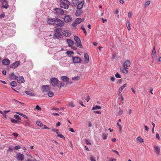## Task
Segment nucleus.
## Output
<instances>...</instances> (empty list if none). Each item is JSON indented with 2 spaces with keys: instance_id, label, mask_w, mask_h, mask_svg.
Wrapping results in <instances>:
<instances>
[{
  "instance_id": "nucleus-1",
  "label": "nucleus",
  "mask_w": 161,
  "mask_h": 161,
  "mask_svg": "<svg viewBox=\"0 0 161 161\" xmlns=\"http://www.w3.org/2000/svg\"><path fill=\"white\" fill-rule=\"evenodd\" d=\"M69 2L67 0H62L60 4V7L65 9H67L69 7Z\"/></svg>"
},
{
  "instance_id": "nucleus-2",
  "label": "nucleus",
  "mask_w": 161,
  "mask_h": 161,
  "mask_svg": "<svg viewBox=\"0 0 161 161\" xmlns=\"http://www.w3.org/2000/svg\"><path fill=\"white\" fill-rule=\"evenodd\" d=\"M74 39L76 42L77 46L81 48H83V47L81 42V41L80 39L76 36H74Z\"/></svg>"
},
{
  "instance_id": "nucleus-3",
  "label": "nucleus",
  "mask_w": 161,
  "mask_h": 161,
  "mask_svg": "<svg viewBox=\"0 0 161 161\" xmlns=\"http://www.w3.org/2000/svg\"><path fill=\"white\" fill-rule=\"evenodd\" d=\"M54 12L58 15H61L64 14V11L62 9L60 8H55L54 9Z\"/></svg>"
},
{
  "instance_id": "nucleus-4",
  "label": "nucleus",
  "mask_w": 161,
  "mask_h": 161,
  "mask_svg": "<svg viewBox=\"0 0 161 161\" xmlns=\"http://www.w3.org/2000/svg\"><path fill=\"white\" fill-rule=\"evenodd\" d=\"M82 21V19L81 18H77L72 24V26L74 27L80 24Z\"/></svg>"
},
{
  "instance_id": "nucleus-5",
  "label": "nucleus",
  "mask_w": 161,
  "mask_h": 161,
  "mask_svg": "<svg viewBox=\"0 0 161 161\" xmlns=\"http://www.w3.org/2000/svg\"><path fill=\"white\" fill-rule=\"evenodd\" d=\"M16 157L18 161H23L24 159V155L20 153L16 154Z\"/></svg>"
},
{
  "instance_id": "nucleus-6",
  "label": "nucleus",
  "mask_w": 161,
  "mask_h": 161,
  "mask_svg": "<svg viewBox=\"0 0 161 161\" xmlns=\"http://www.w3.org/2000/svg\"><path fill=\"white\" fill-rule=\"evenodd\" d=\"M50 81L52 85L54 87L58 84V80L56 78H53L50 79Z\"/></svg>"
},
{
  "instance_id": "nucleus-7",
  "label": "nucleus",
  "mask_w": 161,
  "mask_h": 161,
  "mask_svg": "<svg viewBox=\"0 0 161 161\" xmlns=\"http://www.w3.org/2000/svg\"><path fill=\"white\" fill-rule=\"evenodd\" d=\"M55 24L61 27L64 25V22L58 19H55Z\"/></svg>"
},
{
  "instance_id": "nucleus-8",
  "label": "nucleus",
  "mask_w": 161,
  "mask_h": 161,
  "mask_svg": "<svg viewBox=\"0 0 161 161\" xmlns=\"http://www.w3.org/2000/svg\"><path fill=\"white\" fill-rule=\"evenodd\" d=\"M20 64V62L19 61H16L14 63L10 66V67L13 69H15Z\"/></svg>"
},
{
  "instance_id": "nucleus-9",
  "label": "nucleus",
  "mask_w": 161,
  "mask_h": 161,
  "mask_svg": "<svg viewBox=\"0 0 161 161\" xmlns=\"http://www.w3.org/2000/svg\"><path fill=\"white\" fill-rule=\"evenodd\" d=\"M42 90L43 92H48L50 90L49 86L48 85L42 86Z\"/></svg>"
},
{
  "instance_id": "nucleus-10",
  "label": "nucleus",
  "mask_w": 161,
  "mask_h": 161,
  "mask_svg": "<svg viewBox=\"0 0 161 161\" xmlns=\"http://www.w3.org/2000/svg\"><path fill=\"white\" fill-rule=\"evenodd\" d=\"M73 62L75 63H79L81 62V59L78 57H73L72 58Z\"/></svg>"
},
{
  "instance_id": "nucleus-11",
  "label": "nucleus",
  "mask_w": 161,
  "mask_h": 161,
  "mask_svg": "<svg viewBox=\"0 0 161 161\" xmlns=\"http://www.w3.org/2000/svg\"><path fill=\"white\" fill-rule=\"evenodd\" d=\"M16 80L19 83H23L25 81L23 77L20 76H17Z\"/></svg>"
},
{
  "instance_id": "nucleus-12",
  "label": "nucleus",
  "mask_w": 161,
  "mask_h": 161,
  "mask_svg": "<svg viewBox=\"0 0 161 161\" xmlns=\"http://www.w3.org/2000/svg\"><path fill=\"white\" fill-rule=\"evenodd\" d=\"M2 62L3 65H8L10 64V62L8 59L5 58L2 60Z\"/></svg>"
},
{
  "instance_id": "nucleus-13",
  "label": "nucleus",
  "mask_w": 161,
  "mask_h": 161,
  "mask_svg": "<svg viewBox=\"0 0 161 161\" xmlns=\"http://www.w3.org/2000/svg\"><path fill=\"white\" fill-rule=\"evenodd\" d=\"M151 55L152 58L153 59H155L156 58V53L155 47H154L153 48Z\"/></svg>"
},
{
  "instance_id": "nucleus-14",
  "label": "nucleus",
  "mask_w": 161,
  "mask_h": 161,
  "mask_svg": "<svg viewBox=\"0 0 161 161\" xmlns=\"http://www.w3.org/2000/svg\"><path fill=\"white\" fill-rule=\"evenodd\" d=\"M155 152L157 155H159L160 154V147L157 146H155L154 149Z\"/></svg>"
},
{
  "instance_id": "nucleus-15",
  "label": "nucleus",
  "mask_w": 161,
  "mask_h": 161,
  "mask_svg": "<svg viewBox=\"0 0 161 161\" xmlns=\"http://www.w3.org/2000/svg\"><path fill=\"white\" fill-rule=\"evenodd\" d=\"M84 3L85 1L84 0L81 1V2L77 5V8L78 9H81L82 8Z\"/></svg>"
},
{
  "instance_id": "nucleus-16",
  "label": "nucleus",
  "mask_w": 161,
  "mask_h": 161,
  "mask_svg": "<svg viewBox=\"0 0 161 161\" xmlns=\"http://www.w3.org/2000/svg\"><path fill=\"white\" fill-rule=\"evenodd\" d=\"M63 34L65 36L69 37L70 36L71 33L68 30H65L63 31Z\"/></svg>"
},
{
  "instance_id": "nucleus-17",
  "label": "nucleus",
  "mask_w": 161,
  "mask_h": 161,
  "mask_svg": "<svg viewBox=\"0 0 161 161\" xmlns=\"http://www.w3.org/2000/svg\"><path fill=\"white\" fill-rule=\"evenodd\" d=\"M2 3L3 5V7L5 8H7L8 7V2L6 0H2Z\"/></svg>"
},
{
  "instance_id": "nucleus-18",
  "label": "nucleus",
  "mask_w": 161,
  "mask_h": 161,
  "mask_svg": "<svg viewBox=\"0 0 161 161\" xmlns=\"http://www.w3.org/2000/svg\"><path fill=\"white\" fill-rule=\"evenodd\" d=\"M130 65V62L129 60L125 61L123 63V66L125 68H128Z\"/></svg>"
},
{
  "instance_id": "nucleus-19",
  "label": "nucleus",
  "mask_w": 161,
  "mask_h": 161,
  "mask_svg": "<svg viewBox=\"0 0 161 161\" xmlns=\"http://www.w3.org/2000/svg\"><path fill=\"white\" fill-rule=\"evenodd\" d=\"M72 18L69 15H66L64 18V20L65 22H69L71 21Z\"/></svg>"
},
{
  "instance_id": "nucleus-20",
  "label": "nucleus",
  "mask_w": 161,
  "mask_h": 161,
  "mask_svg": "<svg viewBox=\"0 0 161 161\" xmlns=\"http://www.w3.org/2000/svg\"><path fill=\"white\" fill-rule=\"evenodd\" d=\"M55 19H53L52 18H48L47 20V23L48 24L53 25L55 22Z\"/></svg>"
},
{
  "instance_id": "nucleus-21",
  "label": "nucleus",
  "mask_w": 161,
  "mask_h": 161,
  "mask_svg": "<svg viewBox=\"0 0 161 161\" xmlns=\"http://www.w3.org/2000/svg\"><path fill=\"white\" fill-rule=\"evenodd\" d=\"M66 41L68 43V45L69 47H71L74 44V42L71 39H67Z\"/></svg>"
},
{
  "instance_id": "nucleus-22",
  "label": "nucleus",
  "mask_w": 161,
  "mask_h": 161,
  "mask_svg": "<svg viewBox=\"0 0 161 161\" xmlns=\"http://www.w3.org/2000/svg\"><path fill=\"white\" fill-rule=\"evenodd\" d=\"M54 36L55 38L60 39L62 37V35L59 33H55L54 35Z\"/></svg>"
},
{
  "instance_id": "nucleus-23",
  "label": "nucleus",
  "mask_w": 161,
  "mask_h": 161,
  "mask_svg": "<svg viewBox=\"0 0 161 161\" xmlns=\"http://www.w3.org/2000/svg\"><path fill=\"white\" fill-rule=\"evenodd\" d=\"M128 68H125L123 66L120 69L121 71L124 74H127L128 73V71L127 70Z\"/></svg>"
},
{
  "instance_id": "nucleus-24",
  "label": "nucleus",
  "mask_w": 161,
  "mask_h": 161,
  "mask_svg": "<svg viewBox=\"0 0 161 161\" xmlns=\"http://www.w3.org/2000/svg\"><path fill=\"white\" fill-rule=\"evenodd\" d=\"M84 57L85 59V62L86 63H88L89 62V57L88 54L85 53L84 54Z\"/></svg>"
},
{
  "instance_id": "nucleus-25",
  "label": "nucleus",
  "mask_w": 161,
  "mask_h": 161,
  "mask_svg": "<svg viewBox=\"0 0 161 161\" xmlns=\"http://www.w3.org/2000/svg\"><path fill=\"white\" fill-rule=\"evenodd\" d=\"M79 0H72L71 5L72 6H75L78 3Z\"/></svg>"
},
{
  "instance_id": "nucleus-26",
  "label": "nucleus",
  "mask_w": 161,
  "mask_h": 161,
  "mask_svg": "<svg viewBox=\"0 0 161 161\" xmlns=\"http://www.w3.org/2000/svg\"><path fill=\"white\" fill-rule=\"evenodd\" d=\"M82 14V12L81 10L80 9H78L76 11L75 13V15L77 16H79Z\"/></svg>"
},
{
  "instance_id": "nucleus-27",
  "label": "nucleus",
  "mask_w": 161,
  "mask_h": 161,
  "mask_svg": "<svg viewBox=\"0 0 161 161\" xmlns=\"http://www.w3.org/2000/svg\"><path fill=\"white\" fill-rule=\"evenodd\" d=\"M61 79L65 82L69 81V79L66 76H62L61 77Z\"/></svg>"
},
{
  "instance_id": "nucleus-28",
  "label": "nucleus",
  "mask_w": 161,
  "mask_h": 161,
  "mask_svg": "<svg viewBox=\"0 0 161 161\" xmlns=\"http://www.w3.org/2000/svg\"><path fill=\"white\" fill-rule=\"evenodd\" d=\"M9 76L10 78L13 80H16L17 79V77L13 73H11L10 74Z\"/></svg>"
},
{
  "instance_id": "nucleus-29",
  "label": "nucleus",
  "mask_w": 161,
  "mask_h": 161,
  "mask_svg": "<svg viewBox=\"0 0 161 161\" xmlns=\"http://www.w3.org/2000/svg\"><path fill=\"white\" fill-rule=\"evenodd\" d=\"M64 84L61 82H58L57 85L58 88H61L64 86Z\"/></svg>"
},
{
  "instance_id": "nucleus-30",
  "label": "nucleus",
  "mask_w": 161,
  "mask_h": 161,
  "mask_svg": "<svg viewBox=\"0 0 161 161\" xmlns=\"http://www.w3.org/2000/svg\"><path fill=\"white\" fill-rule=\"evenodd\" d=\"M136 140L137 141H138L141 143H142L144 142L143 139L141 138L140 136H138L136 138Z\"/></svg>"
},
{
  "instance_id": "nucleus-31",
  "label": "nucleus",
  "mask_w": 161,
  "mask_h": 161,
  "mask_svg": "<svg viewBox=\"0 0 161 161\" xmlns=\"http://www.w3.org/2000/svg\"><path fill=\"white\" fill-rule=\"evenodd\" d=\"M101 107L100 106L96 105V106L93 107L92 108V110H95L97 109H101Z\"/></svg>"
},
{
  "instance_id": "nucleus-32",
  "label": "nucleus",
  "mask_w": 161,
  "mask_h": 161,
  "mask_svg": "<svg viewBox=\"0 0 161 161\" xmlns=\"http://www.w3.org/2000/svg\"><path fill=\"white\" fill-rule=\"evenodd\" d=\"M25 92L27 94L29 95H30V96H35V95L34 93H33L32 92H31L30 91H26Z\"/></svg>"
},
{
  "instance_id": "nucleus-33",
  "label": "nucleus",
  "mask_w": 161,
  "mask_h": 161,
  "mask_svg": "<svg viewBox=\"0 0 161 161\" xmlns=\"http://www.w3.org/2000/svg\"><path fill=\"white\" fill-rule=\"evenodd\" d=\"M31 122L29 120L25 121V126H31Z\"/></svg>"
},
{
  "instance_id": "nucleus-34",
  "label": "nucleus",
  "mask_w": 161,
  "mask_h": 161,
  "mask_svg": "<svg viewBox=\"0 0 161 161\" xmlns=\"http://www.w3.org/2000/svg\"><path fill=\"white\" fill-rule=\"evenodd\" d=\"M11 85L13 87H15L17 85V82L15 81H12L11 83Z\"/></svg>"
},
{
  "instance_id": "nucleus-35",
  "label": "nucleus",
  "mask_w": 161,
  "mask_h": 161,
  "mask_svg": "<svg viewBox=\"0 0 161 161\" xmlns=\"http://www.w3.org/2000/svg\"><path fill=\"white\" fill-rule=\"evenodd\" d=\"M48 92H49L48 93V95L49 97H53L54 95V93L52 91H49Z\"/></svg>"
},
{
  "instance_id": "nucleus-36",
  "label": "nucleus",
  "mask_w": 161,
  "mask_h": 161,
  "mask_svg": "<svg viewBox=\"0 0 161 161\" xmlns=\"http://www.w3.org/2000/svg\"><path fill=\"white\" fill-rule=\"evenodd\" d=\"M126 26L129 31H130L131 30V28L130 27V22L128 21L126 23Z\"/></svg>"
},
{
  "instance_id": "nucleus-37",
  "label": "nucleus",
  "mask_w": 161,
  "mask_h": 161,
  "mask_svg": "<svg viewBox=\"0 0 161 161\" xmlns=\"http://www.w3.org/2000/svg\"><path fill=\"white\" fill-rule=\"evenodd\" d=\"M54 30L57 32H61L62 31V29L61 28L58 29L56 28Z\"/></svg>"
},
{
  "instance_id": "nucleus-38",
  "label": "nucleus",
  "mask_w": 161,
  "mask_h": 161,
  "mask_svg": "<svg viewBox=\"0 0 161 161\" xmlns=\"http://www.w3.org/2000/svg\"><path fill=\"white\" fill-rule=\"evenodd\" d=\"M66 53L70 57L71 54L74 53V52L72 51H68L66 52Z\"/></svg>"
},
{
  "instance_id": "nucleus-39",
  "label": "nucleus",
  "mask_w": 161,
  "mask_h": 161,
  "mask_svg": "<svg viewBox=\"0 0 161 161\" xmlns=\"http://www.w3.org/2000/svg\"><path fill=\"white\" fill-rule=\"evenodd\" d=\"M36 124L39 126H41L42 125V123L40 121L37 120L36 122Z\"/></svg>"
},
{
  "instance_id": "nucleus-40",
  "label": "nucleus",
  "mask_w": 161,
  "mask_h": 161,
  "mask_svg": "<svg viewBox=\"0 0 161 161\" xmlns=\"http://www.w3.org/2000/svg\"><path fill=\"white\" fill-rule=\"evenodd\" d=\"M67 106H69V107H72V108H73L75 106L74 104L73 103H72V102L69 103H68V104H67Z\"/></svg>"
},
{
  "instance_id": "nucleus-41",
  "label": "nucleus",
  "mask_w": 161,
  "mask_h": 161,
  "mask_svg": "<svg viewBox=\"0 0 161 161\" xmlns=\"http://www.w3.org/2000/svg\"><path fill=\"white\" fill-rule=\"evenodd\" d=\"M80 79V77L78 76H75L72 78V80H78Z\"/></svg>"
},
{
  "instance_id": "nucleus-42",
  "label": "nucleus",
  "mask_w": 161,
  "mask_h": 161,
  "mask_svg": "<svg viewBox=\"0 0 161 161\" xmlns=\"http://www.w3.org/2000/svg\"><path fill=\"white\" fill-rule=\"evenodd\" d=\"M85 142L87 145H91V143L90 142V140L87 139H86L85 140Z\"/></svg>"
},
{
  "instance_id": "nucleus-43",
  "label": "nucleus",
  "mask_w": 161,
  "mask_h": 161,
  "mask_svg": "<svg viewBox=\"0 0 161 161\" xmlns=\"http://www.w3.org/2000/svg\"><path fill=\"white\" fill-rule=\"evenodd\" d=\"M119 111L118 112V115H120L123 113V111L121 109L120 107H119Z\"/></svg>"
},
{
  "instance_id": "nucleus-44",
  "label": "nucleus",
  "mask_w": 161,
  "mask_h": 161,
  "mask_svg": "<svg viewBox=\"0 0 161 161\" xmlns=\"http://www.w3.org/2000/svg\"><path fill=\"white\" fill-rule=\"evenodd\" d=\"M107 134L106 133H103V139H107Z\"/></svg>"
},
{
  "instance_id": "nucleus-45",
  "label": "nucleus",
  "mask_w": 161,
  "mask_h": 161,
  "mask_svg": "<svg viewBox=\"0 0 161 161\" xmlns=\"http://www.w3.org/2000/svg\"><path fill=\"white\" fill-rule=\"evenodd\" d=\"M150 3V1H148L146 2L145 3V7H146L148 6Z\"/></svg>"
},
{
  "instance_id": "nucleus-46",
  "label": "nucleus",
  "mask_w": 161,
  "mask_h": 161,
  "mask_svg": "<svg viewBox=\"0 0 161 161\" xmlns=\"http://www.w3.org/2000/svg\"><path fill=\"white\" fill-rule=\"evenodd\" d=\"M81 29L83 31H84V33L85 35L86 34L87 32L85 30V29L84 28V25H82L81 26Z\"/></svg>"
},
{
  "instance_id": "nucleus-47",
  "label": "nucleus",
  "mask_w": 161,
  "mask_h": 161,
  "mask_svg": "<svg viewBox=\"0 0 161 161\" xmlns=\"http://www.w3.org/2000/svg\"><path fill=\"white\" fill-rule=\"evenodd\" d=\"M14 118L17 119H20V117L17 114H15L14 115Z\"/></svg>"
},
{
  "instance_id": "nucleus-48",
  "label": "nucleus",
  "mask_w": 161,
  "mask_h": 161,
  "mask_svg": "<svg viewBox=\"0 0 161 161\" xmlns=\"http://www.w3.org/2000/svg\"><path fill=\"white\" fill-rule=\"evenodd\" d=\"M115 76L117 78H120L121 76L118 73H117L115 75Z\"/></svg>"
},
{
  "instance_id": "nucleus-49",
  "label": "nucleus",
  "mask_w": 161,
  "mask_h": 161,
  "mask_svg": "<svg viewBox=\"0 0 161 161\" xmlns=\"http://www.w3.org/2000/svg\"><path fill=\"white\" fill-rule=\"evenodd\" d=\"M11 121L12 122V123H16L18 122L17 120L13 119H11Z\"/></svg>"
},
{
  "instance_id": "nucleus-50",
  "label": "nucleus",
  "mask_w": 161,
  "mask_h": 161,
  "mask_svg": "<svg viewBox=\"0 0 161 161\" xmlns=\"http://www.w3.org/2000/svg\"><path fill=\"white\" fill-rule=\"evenodd\" d=\"M124 88L122 86L119 87V93H121Z\"/></svg>"
},
{
  "instance_id": "nucleus-51",
  "label": "nucleus",
  "mask_w": 161,
  "mask_h": 161,
  "mask_svg": "<svg viewBox=\"0 0 161 161\" xmlns=\"http://www.w3.org/2000/svg\"><path fill=\"white\" fill-rule=\"evenodd\" d=\"M57 136L58 137H59L61 138H63V139H65V137L62 135L59 134Z\"/></svg>"
},
{
  "instance_id": "nucleus-52",
  "label": "nucleus",
  "mask_w": 161,
  "mask_h": 161,
  "mask_svg": "<svg viewBox=\"0 0 161 161\" xmlns=\"http://www.w3.org/2000/svg\"><path fill=\"white\" fill-rule=\"evenodd\" d=\"M15 149L16 150H18L21 148V147L20 146L17 145L15 147Z\"/></svg>"
},
{
  "instance_id": "nucleus-53",
  "label": "nucleus",
  "mask_w": 161,
  "mask_h": 161,
  "mask_svg": "<svg viewBox=\"0 0 161 161\" xmlns=\"http://www.w3.org/2000/svg\"><path fill=\"white\" fill-rule=\"evenodd\" d=\"M69 130L71 132H75V130H74L71 128H69Z\"/></svg>"
},
{
  "instance_id": "nucleus-54",
  "label": "nucleus",
  "mask_w": 161,
  "mask_h": 161,
  "mask_svg": "<svg viewBox=\"0 0 161 161\" xmlns=\"http://www.w3.org/2000/svg\"><path fill=\"white\" fill-rule=\"evenodd\" d=\"M153 89L152 88H150V89H149V92L152 94H153Z\"/></svg>"
},
{
  "instance_id": "nucleus-55",
  "label": "nucleus",
  "mask_w": 161,
  "mask_h": 161,
  "mask_svg": "<svg viewBox=\"0 0 161 161\" xmlns=\"http://www.w3.org/2000/svg\"><path fill=\"white\" fill-rule=\"evenodd\" d=\"M117 125L119 126V127L120 130H122V127H121V125L120 124H119L118 122V123H117Z\"/></svg>"
},
{
  "instance_id": "nucleus-56",
  "label": "nucleus",
  "mask_w": 161,
  "mask_h": 161,
  "mask_svg": "<svg viewBox=\"0 0 161 161\" xmlns=\"http://www.w3.org/2000/svg\"><path fill=\"white\" fill-rule=\"evenodd\" d=\"M5 16V14L4 13H2L0 15V17L1 18L4 17Z\"/></svg>"
},
{
  "instance_id": "nucleus-57",
  "label": "nucleus",
  "mask_w": 161,
  "mask_h": 161,
  "mask_svg": "<svg viewBox=\"0 0 161 161\" xmlns=\"http://www.w3.org/2000/svg\"><path fill=\"white\" fill-rule=\"evenodd\" d=\"M36 108L38 110H41V108L38 105L36 106Z\"/></svg>"
},
{
  "instance_id": "nucleus-58",
  "label": "nucleus",
  "mask_w": 161,
  "mask_h": 161,
  "mask_svg": "<svg viewBox=\"0 0 161 161\" xmlns=\"http://www.w3.org/2000/svg\"><path fill=\"white\" fill-rule=\"evenodd\" d=\"M90 160L91 161H96L94 158L92 156L91 157Z\"/></svg>"
},
{
  "instance_id": "nucleus-59",
  "label": "nucleus",
  "mask_w": 161,
  "mask_h": 161,
  "mask_svg": "<svg viewBox=\"0 0 161 161\" xmlns=\"http://www.w3.org/2000/svg\"><path fill=\"white\" fill-rule=\"evenodd\" d=\"M112 151L114 153H116L117 154H118V155H119V153L118 152V151H116L114 149H112Z\"/></svg>"
},
{
  "instance_id": "nucleus-60",
  "label": "nucleus",
  "mask_w": 161,
  "mask_h": 161,
  "mask_svg": "<svg viewBox=\"0 0 161 161\" xmlns=\"http://www.w3.org/2000/svg\"><path fill=\"white\" fill-rule=\"evenodd\" d=\"M13 150V149L11 147H9L8 151L11 152Z\"/></svg>"
},
{
  "instance_id": "nucleus-61",
  "label": "nucleus",
  "mask_w": 161,
  "mask_h": 161,
  "mask_svg": "<svg viewBox=\"0 0 161 161\" xmlns=\"http://www.w3.org/2000/svg\"><path fill=\"white\" fill-rule=\"evenodd\" d=\"M79 104L81 105L82 106L85 107V106L83 104V103L82 101H80L79 102Z\"/></svg>"
},
{
  "instance_id": "nucleus-62",
  "label": "nucleus",
  "mask_w": 161,
  "mask_h": 161,
  "mask_svg": "<svg viewBox=\"0 0 161 161\" xmlns=\"http://www.w3.org/2000/svg\"><path fill=\"white\" fill-rule=\"evenodd\" d=\"M132 16V14L130 12H129L128 14V17L130 18V17Z\"/></svg>"
},
{
  "instance_id": "nucleus-63",
  "label": "nucleus",
  "mask_w": 161,
  "mask_h": 161,
  "mask_svg": "<svg viewBox=\"0 0 161 161\" xmlns=\"http://www.w3.org/2000/svg\"><path fill=\"white\" fill-rule=\"evenodd\" d=\"M13 135L15 137H17L18 136V135L16 133H13Z\"/></svg>"
},
{
  "instance_id": "nucleus-64",
  "label": "nucleus",
  "mask_w": 161,
  "mask_h": 161,
  "mask_svg": "<svg viewBox=\"0 0 161 161\" xmlns=\"http://www.w3.org/2000/svg\"><path fill=\"white\" fill-rule=\"evenodd\" d=\"M116 161V159L114 158H113V159L110 158L108 160V161Z\"/></svg>"
}]
</instances>
